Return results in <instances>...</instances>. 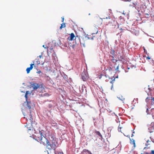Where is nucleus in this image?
<instances>
[{
	"mask_svg": "<svg viewBox=\"0 0 154 154\" xmlns=\"http://www.w3.org/2000/svg\"><path fill=\"white\" fill-rule=\"evenodd\" d=\"M40 135H38L37 141L43 145L46 146L49 149H55L56 147L57 142L56 137L51 134L49 136V141L43 135L42 133L39 131Z\"/></svg>",
	"mask_w": 154,
	"mask_h": 154,
	"instance_id": "nucleus-1",
	"label": "nucleus"
},
{
	"mask_svg": "<svg viewBox=\"0 0 154 154\" xmlns=\"http://www.w3.org/2000/svg\"><path fill=\"white\" fill-rule=\"evenodd\" d=\"M29 94H30V93H29V91H26L25 97L26 98V101L27 102V108H28L30 110L31 108L32 104L30 101H27V99L28 98V97L27 95Z\"/></svg>",
	"mask_w": 154,
	"mask_h": 154,
	"instance_id": "nucleus-2",
	"label": "nucleus"
},
{
	"mask_svg": "<svg viewBox=\"0 0 154 154\" xmlns=\"http://www.w3.org/2000/svg\"><path fill=\"white\" fill-rule=\"evenodd\" d=\"M110 19L109 16H108V17H106V18H103V19ZM102 19L101 18H99L97 20V21L96 23V24L97 25V26H100L101 25L102 23Z\"/></svg>",
	"mask_w": 154,
	"mask_h": 154,
	"instance_id": "nucleus-3",
	"label": "nucleus"
},
{
	"mask_svg": "<svg viewBox=\"0 0 154 154\" xmlns=\"http://www.w3.org/2000/svg\"><path fill=\"white\" fill-rule=\"evenodd\" d=\"M82 78L84 81H87L88 79V77L85 74V72H83L82 73Z\"/></svg>",
	"mask_w": 154,
	"mask_h": 154,
	"instance_id": "nucleus-4",
	"label": "nucleus"
},
{
	"mask_svg": "<svg viewBox=\"0 0 154 154\" xmlns=\"http://www.w3.org/2000/svg\"><path fill=\"white\" fill-rule=\"evenodd\" d=\"M32 87L34 90H37L40 87V85L36 83H34L31 85Z\"/></svg>",
	"mask_w": 154,
	"mask_h": 154,
	"instance_id": "nucleus-5",
	"label": "nucleus"
},
{
	"mask_svg": "<svg viewBox=\"0 0 154 154\" xmlns=\"http://www.w3.org/2000/svg\"><path fill=\"white\" fill-rule=\"evenodd\" d=\"M78 37V35H77L76 37H75L74 35V34L72 33L70 34V36L69 37H68V38L69 40H70L72 41L74 39V38H76Z\"/></svg>",
	"mask_w": 154,
	"mask_h": 154,
	"instance_id": "nucleus-6",
	"label": "nucleus"
},
{
	"mask_svg": "<svg viewBox=\"0 0 154 154\" xmlns=\"http://www.w3.org/2000/svg\"><path fill=\"white\" fill-rule=\"evenodd\" d=\"M33 66H34V64H31L30 65V67L26 69V71L27 73L28 74L30 72V70H31L33 68Z\"/></svg>",
	"mask_w": 154,
	"mask_h": 154,
	"instance_id": "nucleus-7",
	"label": "nucleus"
},
{
	"mask_svg": "<svg viewBox=\"0 0 154 154\" xmlns=\"http://www.w3.org/2000/svg\"><path fill=\"white\" fill-rule=\"evenodd\" d=\"M88 38V37L86 36H85L84 37H82L81 38V39L79 40L81 44H82L83 45H84L85 44V41H84V39H87Z\"/></svg>",
	"mask_w": 154,
	"mask_h": 154,
	"instance_id": "nucleus-8",
	"label": "nucleus"
},
{
	"mask_svg": "<svg viewBox=\"0 0 154 154\" xmlns=\"http://www.w3.org/2000/svg\"><path fill=\"white\" fill-rule=\"evenodd\" d=\"M82 153H85L86 154H87V153H88V154H92L90 151L86 149H83L82 151Z\"/></svg>",
	"mask_w": 154,
	"mask_h": 154,
	"instance_id": "nucleus-9",
	"label": "nucleus"
},
{
	"mask_svg": "<svg viewBox=\"0 0 154 154\" xmlns=\"http://www.w3.org/2000/svg\"><path fill=\"white\" fill-rule=\"evenodd\" d=\"M28 125H27V128H29L28 130V132L31 134V132H30V131H33V130L34 129V131H35L34 130V129H33V127H28Z\"/></svg>",
	"mask_w": 154,
	"mask_h": 154,
	"instance_id": "nucleus-10",
	"label": "nucleus"
},
{
	"mask_svg": "<svg viewBox=\"0 0 154 154\" xmlns=\"http://www.w3.org/2000/svg\"><path fill=\"white\" fill-rule=\"evenodd\" d=\"M98 32V28L96 27H95L94 28L93 30V33H92V35L94 34H97Z\"/></svg>",
	"mask_w": 154,
	"mask_h": 154,
	"instance_id": "nucleus-11",
	"label": "nucleus"
},
{
	"mask_svg": "<svg viewBox=\"0 0 154 154\" xmlns=\"http://www.w3.org/2000/svg\"><path fill=\"white\" fill-rule=\"evenodd\" d=\"M95 133L98 136H99L101 138V139L103 138L102 135L101 134L100 132L99 131H95Z\"/></svg>",
	"mask_w": 154,
	"mask_h": 154,
	"instance_id": "nucleus-12",
	"label": "nucleus"
},
{
	"mask_svg": "<svg viewBox=\"0 0 154 154\" xmlns=\"http://www.w3.org/2000/svg\"><path fill=\"white\" fill-rule=\"evenodd\" d=\"M116 65L115 64V66H114L113 68H115V70L116 71V72H117L119 71V66H117L116 67Z\"/></svg>",
	"mask_w": 154,
	"mask_h": 154,
	"instance_id": "nucleus-13",
	"label": "nucleus"
},
{
	"mask_svg": "<svg viewBox=\"0 0 154 154\" xmlns=\"http://www.w3.org/2000/svg\"><path fill=\"white\" fill-rule=\"evenodd\" d=\"M65 23H63L61 24V26L60 27V29H61L62 28H65Z\"/></svg>",
	"mask_w": 154,
	"mask_h": 154,
	"instance_id": "nucleus-14",
	"label": "nucleus"
},
{
	"mask_svg": "<svg viewBox=\"0 0 154 154\" xmlns=\"http://www.w3.org/2000/svg\"><path fill=\"white\" fill-rule=\"evenodd\" d=\"M146 141V143H145V145L146 146H147L150 144L149 143H150V141L149 140H147Z\"/></svg>",
	"mask_w": 154,
	"mask_h": 154,
	"instance_id": "nucleus-15",
	"label": "nucleus"
},
{
	"mask_svg": "<svg viewBox=\"0 0 154 154\" xmlns=\"http://www.w3.org/2000/svg\"><path fill=\"white\" fill-rule=\"evenodd\" d=\"M131 143L132 144H133V147H135V140L133 139L132 140H131Z\"/></svg>",
	"mask_w": 154,
	"mask_h": 154,
	"instance_id": "nucleus-16",
	"label": "nucleus"
},
{
	"mask_svg": "<svg viewBox=\"0 0 154 154\" xmlns=\"http://www.w3.org/2000/svg\"><path fill=\"white\" fill-rule=\"evenodd\" d=\"M151 99L152 100L151 105L154 106V97H151Z\"/></svg>",
	"mask_w": 154,
	"mask_h": 154,
	"instance_id": "nucleus-17",
	"label": "nucleus"
},
{
	"mask_svg": "<svg viewBox=\"0 0 154 154\" xmlns=\"http://www.w3.org/2000/svg\"><path fill=\"white\" fill-rule=\"evenodd\" d=\"M113 67H111L110 66L108 67V68L107 69H106V70H108L109 71H112L113 70Z\"/></svg>",
	"mask_w": 154,
	"mask_h": 154,
	"instance_id": "nucleus-18",
	"label": "nucleus"
},
{
	"mask_svg": "<svg viewBox=\"0 0 154 154\" xmlns=\"http://www.w3.org/2000/svg\"><path fill=\"white\" fill-rule=\"evenodd\" d=\"M115 51L113 49H112L110 52V53L112 55H114L115 53Z\"/></svg>",
	"mask_w": 154,
	"mask_h": 154,
	"instance_id": "nucleus-19",
	"label": "nucleus"
},
{
	"mask_svg": "<svg viewBox=\"0 0 154 154\" xmlns=\"http://www.w3.org/2000/svg\"><path fill=\"white\" fill-rule=\"evenodd\" d=\"M35 60L36 61V62L37 64L38 65L40 64V62L38 59L37 58L36 59H35Z\"/></svg>",
	"mask_w": 154,
	"mask_h": 154,
	"instance_id": "nucleus-20",
	"label": "nucleus"
},
{
	"mask_svg": "<svg viewBox=\"0 0 154 154\" xmlns=\"http://www.w3.org/2000/svg\"><path fill=\"white\" fill-rule=\"evenodd\" d=\"M115 78H114V79L113 80H112V81H110V82L111 83V84H112V87H111V89L112 88V87H113V83H114V81H115Z\"/></svg>",
	"mask_w": 154,
	"mask_h": 154,
	"instance_id": "nucleus-21",
	"label": "nucleus"
},
{
	"mask_svg": "<svg viewBox=\"0 0 154 154\" xmlns=\"http://www.w3.org/2000/svg\"><path fill=\"white\" fill-rule=\"evenodd\" d=\"M55 154H63L62 152L57 151Z\"/></svg>",
	"mask_w": 154,
	"mask_h": 154,
	"instance_id": "nucleus-22",
	"label": "nucleus"
},
{
	"mask_svg": "<svg viewBox=\"0 0 154 154\" xmlns=\"http://www.w3.org/2000/svg\"><path fill=\"white\" fill-rule=\"evenodd\" d=\"M150 97H147L146 99V102H148L149 100H150Z\"/></svg>",
	"mask_w": 154,
	"mask_h": 154,
	"instance_id": "nucleus-23",
	"label": "nucleus"
},
{
	"mask_svg": "<svg viewBox=\"0 0 154 154\" xmlns=\"http://www.w3.org/2000/svg\"><path fill=\"white\" fill-rule=\"evenodd\" d=\"M119 99H120L122 101H123L125 99L122 96L121 97V98H120V97H119Z\"/></svg>",
	"mask_w": 154,
	"mask_h": 154,
	"instance_id": "nucleus-24",
	"label": "nucleus"
},
{
	"mask_svg": "<svg viewBox=\"0 0 154 154\" xmlns=\"http://www.w3.org/2000/svg\"><path fill=\"white\" fill-rule=\"evenodd\" d=\"M122 128V127H121L120 126V125H119L118 127V130L119 131H120L121 132V129Z\"/></svg>",
	"mask_w": 154,
	"mask_h": 154,
	"instance_id": "nucleus-25",
	"label": "nucleus"
},
{
	"mask_svg": "<svg viewBox=\"0 0 154 154\" xmlns=\"http://www.w3.org/2000/svg\"><path fill=\"white\" fill-rule=\"evenodd\" d=\"M102 76H103L102 74H100V75L98 76L99 78L101 79L102 78Z\"/></svg>",
	"mask_w": 154,
	"mask_h": 154,
	"instance_id": "nucleus-26",
	"label": "nucleus"
},
{
	"mask_svg": "<svg viewBox=\"0 0 154 154\" xmlns=\"http://www.w3.org/2000/svg\"><path fill=\"white\" fill-rule=\"evenodd\" d=\"M37 73H38V74H40V73H42V72L41 71H40V70H39V71H38V72H37Z\"/></svg>",
	"mask_w": 154,
	"mask_h": 154,
	"instance_id": "nucleus-27",
	"label": "nucleus"
},
{
	"mask_svg": "<svg viewBox=\"0 0 154 154\" xmlns=\"http://www.w3.org/2000/svg\"><path fill=\"white\" fill-rule=\"evenodd\" d=\"M150 154H154V150H152Z\"/></svg>",
	"mask_w": 154,
	"mask_h": 154,
	"instance_id": "nucleus-28",
	"label": "nucleus"
},
{
	"mask_svg": "<svg viewBox=\"0 0 154 154\" xmlns=\"http://www.w3.org/2000/svg\"><path fill=\"white\" fill-rule=\"evenodd\" d=\"M45 95L46 96L48 97L49 96V95L47 93H46L45 94Z\"/></svg>",
	"mask_w": 154,
	"mask_h": 154,
	"instance_id": "nucleus-29",
	"label": "nucleus"
},
{
	"mask_svg": "<svg viewBox=\"0 0 154 154\" xmlns=\"http://www.w3.org/2000/svg\"><path fill=\"white\" fill-rule=\"evenodd\" d=\"M42 54L41 55H40L38 57H39L40 58H41L42 57Z\"/></svg>",
	"mask_w": 154,
	"mask_h": 154,
	"instance_id": "nucleus-30",
	"label": "nucleus"
},
{
	"mask_svg": "<svg viewBox=\"0 0 154 154\" xmlns=\"http://www.w3.org/2000/svg\"><path fill=\"white\" fill-rule=\"evenodd\" d=\"M61 18H62V22H63V21H64V17H61Z\"/></svg>",
	"mask_w": 154,
	"mask_h": 154,
	"instance_id": "nucleus-31",
	"label": "nucleus"
},
{
	"mask_svg": "<svg viewBox=\"0 0 154 154\" xmlns=\"http://www.w3.org/2000/svg\"><path fill=\"white\" fill-rule=\"evenodd\" d=\"M124 1L126 2H130L131 0H124Z\"/></svg>",
	"mask_w": 154,
	"mask_h": 154,
	"instance_id": "nucleus-32",
	"label": "nucleus"
},
{
	"mask_svg": "<svg viewBox=\"0 0 154 154\" xmlns=\"http://www.w3.org/2000/svg\"><path fill=\"white\" fill-rule=\"evenodd\" d=\"M147 59H148L149 60L150 59V58L149 57H147Z\"/></svg>",
	"mask_w": 154,
	"mask_h": 154,
	"instance_id": "nucleus-33",
	"label": "nucleus"
},
{
	"mask_svg": "<svg viewBox=\"0 0 154 154\" xmlns=\"http://www.w3.org/2000/svg\"><path fill=\"white\" fill-rule=\"evenodd\" d=\"M94 37H95V36H93V37H92V38H91V39H94Z\"/></svg>",
	"mask_w": 154,
	"mask_h": 154,
	"instance_id": "nucleus-34",
	"label": "nucleus"
},
{
	"mask_svg": "<svg viewBox=\"0 0 154 154\" xmlns=\"http://www.w3.org/2000/svg\"><path fill=\"white\" fill-rule=\"evenodd\" d=\"M30 116H31V117H30V119H29L30 120H31V119H32V116L31 115V114H30Z\"/></svg>",
	"mask_w": 154,
	"mask_h": 154,
	"instance_id": "nucleus-35",
	"label": "nucleus"
},
{
	"mask_svg": "<svg viewBox=\"0 0 154 154\" xmlns=\"http://www.w3.org/2000/svg\"><path fill=\"white\" fill-rule=\"evenodd\" d=\"M120 30H121V31L120 32H122V28H121L120 29Z\"/></svg>",
	"mask_w": 154,
	"mask_h": 154,
	"instance_id": "nucleus-36",
	"label": "nucleus"
},
{
	"mask_svg": "<svg viewBox=\"0 0 154 154\" xmlns=\"http://www.w3.org/2000/svg\"><path fill=\"white\" fill-rule=\"evenodd\" d=\"M50 49L51 50H53V48H51Z\"/></svg>",
	"mask_w": 154,
	"mask_h": 154,
	"instance_id": "nucleus-37",
	"label": "nucleus"
},
{
	"mask_svg": "<svg viewBox=\"0 0 154 154\" xmlns=\"http://www.w3.org/2000/svg\"><path fill=\"white\" fill-rule=\"evenodd\" d=\"M43 47H44V48H45V45H43Z\"/></svg>",
	"mask_w": 154,
	"mask_h": 154,
	"instance_id": "nucleus-38",
	"label": "nucleus"
},
{
	"mask_svg": "<svg viewBox=\"0 0 154 154\" xmlns=\"http://www.w3.org/2000/svg\"><path fill=\"white\" fill-rule=\"evenodd\" d=\"M148 110V109L147 108L146 109V112H147V111Z\"/></svg>",
	"mask_w": 154,
	"mask_h": 154,
	"instance_id": "nucleus-39",
	"label": "nucleus"
},
{
	"mask_svg": "<svg viewBox=\"0 0 154 154\" xmlns=\"http://www.w3.org/2000/svg\"><path fill=\"white\" fill-rule=\"evenodd\" d=\"M29 113L30 114H31V111H30V110H29Z\"/></svg>",
	"mask_w": 154,
	"mask_h": 154,
	"instance_id": "nucleus-40",
	"label": "nucleus"
},
{
	"mask_svg": "<svg viewBox=\"0 0 154 154\" xmlns=\"http://www.w3.org/2000/svg\"><path fill=\"white\" fill-rule=\"evenodd\" d=\"M133 136V134H132V136H131L132 137V136Z\"/></svg>",
	"mask_w": 154,
	"mask_h": 154,
	"instance_id": "nucleus-41",
	"label": "nucleus"
},
{
	"mask_svg": "<svg viewBox=\"0 0 154 154\" xmlns=\"http://www.w3.org/2000/svg\"><path fill=\"white\" fill-rule=\"evenodd\" d=\"M105 76L106 77V75H105Z\"/></svg>",
	"mask_w": 154,
	"mask_h": 154,
	"instance_id": "nucleus-42",
	"label": "nucleus"
},
{
	"mask_svg": "<svg viewBox=\"0 0 154 154\" xmlns=\"http://www.w3.org/2000/svg\"><path fill=\"white\" fill-rule=\"evenodd\" d=\"M48 154H49L48 152Z\"/></svg>",
	"mask_w": 154,
	"mask_h": 154,
	"instance_id": "nucleus-43",
	"label": "nucleus"
},
{
	"mask_svg": "<svg viewBox=\"0 0 154 154\" xmlns=\"http://www.w3.org/2000/svg\"><path fill=\"white\" fill-rule=\"evenodd\" d=\"M153 130H154V128H153Z\"/></svg>",
	"mask_w": 154,
	"mask_h": 154,
	"instance_id": "nucleus-44",
	"label": "nucleus"
}]
</instances>
